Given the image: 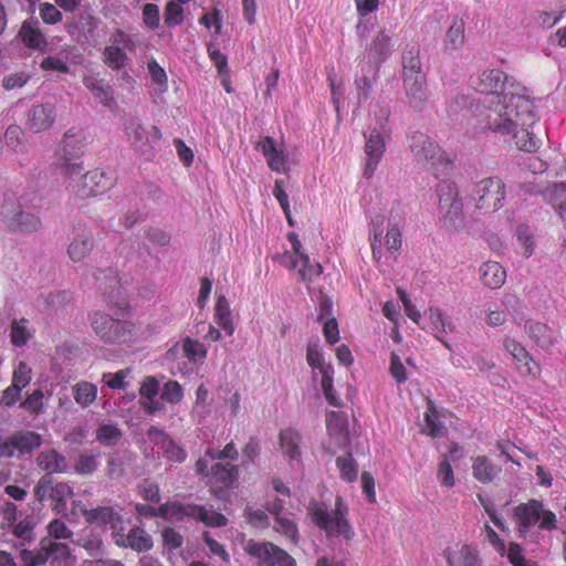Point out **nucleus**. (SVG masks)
<instances>
[{"label": "nucleus", "instance_id": "1", "mask_svg": "<svg viewBox=\"0 0 566 566\" xmlns=\"http://www.w3.org/2000/svg\"><path fill=\"white\" fill-rule=\"evenodd\" d=\"M482 105L481 124L495 134L509 135L518 126H533L535 123L532 102L517 90L483 98Z\"/></svg>", "mask_w": 566, "mask_h": 566}, {"label": "nucleus", "instance_id": "2", "mask_svg": "<svg viewBox=\"0 0 566 566\" xmlns=\"http://www.w3.org/2000/svg\"><path fill=\"white\" fill-rule=\"evenodd\" d=\"M307 510L311 521L324 531L327 537H343L347 542L354 538L355 532L347 517L348 507L342 496L336 497L333 510L316 501H312Z\"/></svg>", "mask_w": 566, "mask_h": 566}, {"label": "nucleus", "instance_id": "3", "mask_svg": "<svg viewBox=\"0 0 566 566\" xmlns=\"http://www.w3.org/2000/svg\"><path fill=\"white\" fill-rule=\"evenodd\" d=\"M84 132L72 127L67 129L55 151L54 167L64 177L80 176L84 166L80 157L84 153Z\"/></svg>", "mask_w": 566, "mask_h": 566}, {"label": "nucleus", "instance_id": "4", "mask_svg": "<svg viewBox=\"0 0 566 566\" xmlns=\"http://www.w3.org/2000/svg\"><path fill=\"white\" fill-rule=\"evenodd\" d=\"M381 119L378 125L374 127L369 135H365V155L366 165L364 168V177L370 178L377 169L386 148V140L390 137V129L387 125L389 111L381 109Z\"/></svg>", "mask_w": 566, "mask_h": 566}, {"label": "nucleus", "instance_id": "5", "mask_svg": "<svg viewBox=\"0 0 566 566\" xmlns=\"http://www.w3.org/2000/svg\"><path fill=\"white\" fill-rule=\"evenodd\" d=\"M88 322L94 334L101 340L108 344L126 342L133 331L130 322L116 319L102 311L90 313Z\"/></svg>", "mask_w": 566, "mask_h": 566}, {"label": "nucleus", "instance_id": "6", "mask_svg": "<svg viewBox=\"0 0 566 566\" xmlns=\"http://www.w3.org/2000/svg\"><path fill=\"white\" fill-rule=\"evenodd\" d=\"M125 132L134 149L146 160H151L156 155V144L163 135L157 126L148 129L138 118H127Z\"/></svg>", "mask_w": 566, "mask_h": 566}, {"label": "nucleus", "instance_id": "7", "mask_svg": "<svg viewBox=\"0 0 566 566\" xmlns=\"http://www.w3.org/2000/svg\"><path fill=\"white\" fill-rule=\"evenodd\" d=\"M158 514L164 518L176 521H180L185 516H190L213 527L227 525L224 515L193 504L182 505L179 503H166L158 509Z\"/></svg>", "mask_w": 566, "mask_h": 566}, {"label": "nucleus", "instance_id": "8", "mask_svg": "<svg viewBox=\"0 0 566 566\" xmlns=\"http://www.w3.org/2000/svg\"><path fill=\"white\" fill-rule=\"evenodd\" d=\"M505 184L499 177H489L475 184L472 199L475 207L485 212H494L503 206L505 199Z\"/></svg>", "mask_w": 566, "mask_h": 566}, {"label": "nucleus", "instance_id": "9", "mask_svg": "<svg viewBox=\"0 0 566 566\" xmlns=\"http://www.w3.org/2000/svg\"><path fill=\"white\" fill-rule=\"evenodd\" d=\"M0 220L10 231L32 232L41 222L32 213L24 212L14 200L4 202L0 208Z\"/></svg>", "mask_w": 566, "mask_h": 566}, {"label": "nucleus", "instance_id": "10", "mask_svg": "<svg viewBox=\"0 0 566 566\" xmlns=\"http://www.w3.org/2000/svg\"><path fill=\"white\" fill-rule=\"evenodd\" d=\"M56 122V107L52 103L32 105L25 114V128L33 134L51 129Z\"/></svg>", "mask_w": 566, "mask_h": 566}, {"label": "nucleus", "instance_id": "11", "mask_svg": "<svg viewBox=\"0 0 566 566\" xmlns=\"http://www.w3.org/2000/svg\"><path fill=\"white\" fill-rule=\"evenodd\" d=\"M501 344L503 350L512 357L516 370L522 376L536 375L538 373V365L520 342L505 336L502 338Z\"/></svg>", "mask_w": 566, "mask_h": 566}, {"label": "nucleus", "instance_id": "12", "mask_svg": "<svg viewBox=\"0 0 566 566\" xmlns=\"http://www.w3.org/2000/svg\"><path fill=\"white\" fill-rule=\"evenodd\" d=\"M83 517L88 524L99 526H109L113 537L124 532L123 518L120 514L112 506H97L94 509H83Z\"/></svg>", "mask_w": 566, "mask_h": 566}, {"label": "nucleus", "instance_id": "13", "mask_svg": "<svg viewBox=\"0 0 566 566\" xmlns=\"http://www.w3.org/2000/svg\"><path fill=\"white\" fill-rule=\"evenodd\" d=\"M507 80L506 74L499 69L482 71L475 78H472L473 88L483 94L486 98L491 95H502L503 87ZM510 88H504L509 91Z\"/></svg>", "mask_w": 566, "mask_h": 566}, {"label": "nucleus", "instance_id": "14", "mask_svg": "<svg viewBox=\"0 0 566 566\" xmlns=\"http://www.w3.org/2000/svg\"><path fill=\"white\" fill-rule=\"evenodd\" d=\"M41 556L40 563H50L52 566H73L71 549L66 543L53 539H42L40 543Z\"/></svg>", "mask_w": 566, "mask_h": 566}, {"label": "nucleus", "instance_id": "15", "mask_svg": "<svg viewBox=\"0 0 566 566\" xmlns=\"http://www.w3.org/2000/svg\"><path fill=\"white\" fill-rule=\"evenodd\" d=\"M409 148L420 164L433 165L440 156L439 146L421 132H415L410 135Z\"/></svg>", "mask_w": 566, "mask_h": 566}, {"label": "nucleus", "instance_id": "16", "mask_svg": "<svg viewBox=\"0 0 566 566\" xmlns=\"http://www.w3.org/2000/svg\"><path fill=\"white\" fill-rule=\"evenodd\" d=\"M94 247L92 231L85 224L74 227L73 238L70 242L67 253L72 261H83Z\"/></svg>", "mask_w": 566, "mask_h": 566}, {"label": "nucleus", "instance_id": "17", "mask_svg": "<svg viewBox=\"0 0 566 566\" xmlns=\"http://www.w3.org/2000/svg\"><path fill=\"white\" fill-rule=\"evenodd\" d=\"M113 186V178L101 169L87 171L82 176L81 188L76 190L82 197L97 196Z\"/></svg>", "mask_w": 566, "mask_h": 566}, {"label": "nucleus", "instance_id": "18", "mask_svg": "<svg viewBox=\"0 0 566 566\" xmlns=\"http://www.w3.org/2000/svg\"><path fill=\"white\" fill-rule=\"evenodd\" d=\"M543 513V504L537 500H530L527 503L517 505L514 510V518L520 532L526 533L528 528L539 522Z\"/></svg>", "mask_w": 566, "mask_h": 566}, {"label": "nucleus", "instance_id": "19", "mask_svg": "<svg viewBox=\"0 0 566 566\" xmlns=\"http://www.w3.org/2000/svg\"><path fill=\"white\" fill-rule=\"evenodd\" d=\"M370 57L379 65L384 63L394 51L392 36L387 30L377 32L371 42L367 45Z\"/></svg>", "mask_w": 566, "mask_h": 566}, {"label": "nucleus", "instance_id": "20", "mask_svg": "<svg viewBox=\"0 0 566 566\" xmlns=\"http://www.w3.org/2000/svg\"><path fill=\"white\" fill-rule=\"evenodd\" d=\"M402 82L409 104L415 108L421 107L428 97L426 75L402 77Z\"/></svg>", "mask_w": 566, "mask_h": 566}, {"label": "nucleus", "instance_id": "21", "mask_svg": "<svg viewBox=\"0 0 566 566\" xmlns=\"http://www.w3.org/2000/svg\"><path fill=\"white\" fill-rule=\"evenodd\" d=\"M115 543L118 546L130 547L137 552H147L153 547L151 536L138 527L132 528L127 535L120 532L117 534V537H115Z\"/></svg>", "mask_w": 566, "mask_h": 566}, {"label": "nucleus", "instance_id": "22", "mask_svg": "<svg viewBox=\"0 0 566 566\" xmlns=\"http://www.w3.org/2000/svg\"><path fill=\"white\" fill-rule=\"evenodd\" d=\"M480 279L483 285L496 290L505 283L506 271L499 262L488 261L480 266Z\"/></svg>", "mask_w": 566, "mask_h": 566}, {"label": "nucleus", "instance_id": "23", "mask_svg": "<svg viewBox=\"0 0 566 566\" xmlns=\"http://www.w3.org/2000/svg\"><path fill=\"white\" fill-rule=\"evenodd\" d=\"M36 463L49 474L65 473L69 470L66 458L54 449L40 452L36 458Z\"/></svg>", "mask_w": 566, "mask_h": 566}, {"label": "nucleus", "instance_id": "24", "mask_svg": "<svg viewBox=\"0 0 566 566\" xmlns=\"http://www.w3.org/2000/svg\"><path fill=\"white\" fill-rule=\"evenodd\" d=\"M258 149L262 151L266 158L269 167L276 172L285 171L286 157L282 150L275 147L274 139L272 137H265L258 144Z\"/></svg>", "mask_w": 566, "mask_h": 566}, {"label": "nucleus", "instance_id": "25", "mask_svg": "<svg viewBox=\"0 0 566 566\" xmlns=\"http://www.w3.org/2000/svg\"><path fill=\"white\" fill-rule=\"evenodd\" d=\"M524 331L530 339L539 348L548 349L552 346L553 332L546 324L536 321H526Z\"/></svg>", "mask_w": 566, "mask_h": 566}, {"label": "nucleus", "instance_id": "26", "mask_svg": "<svg viewBox=\"0 0 566 566\" xmlns=\"http://www.w3.org/2000/svg\"><path fill=\"white\" fill-rule=\"evenodd\" d=\"M19 36L22 42L31 49L43 50L46 45L45 38L40 30L38 20H27L23 22Z\"/></svg>", "mask_w": 566, "mask_h": 566}, {"label": "nucleus", "instance_id": "27", "mask_svg": "<svg viewBox=\"0 0 566 566\" xmlns=\"http://www.w3.org/2000/svg\"><path fill=\"white\" fill-rule=\"evenodd\" d=\"M8 441L12 455L18 450L20 453H30L41 446V436L32 431L12 434Z\"/></svg>", "mask_w": 566, "mask_h": 566}, {"label": "nucleus", "instance_id": "28", "mask_svg": "<svg viewBox=\"0 0 566 566\" xmlns=\"http://www.w3.org/2000/svg\"><path fill=\"white\" fill-rule=\"evenodd\" d=\"M99 22L101 21L91 13H82L75 23V28L77 29L80 35L83 38L82 40L78 39V41L91 45L96 44L98 39Z\"/></svg>", "mask_w": 566, "mask_h": 566}, {"label": "nucleus", "instance_id": "29", "mask_svg": "<svg viewBox=\"0 0 566 566\" xmlns=\"http://www.w3.org/2000/svg\"><path fill=\"white\" fill-rule=\"evenodd\" d=\"M501 472V468L494 465L485 455H479L472 462V475L482 483H491Z\"/></svg>", "mask_w": 566, "mask_h": 566}, {"label": "nucleus", "instance_id": "30", "mask_svg": "<svg viewBox=\"0 0 566 566\" xmlns=\"http://www.w3.org/2000/svg\"><path fill=\"white\" fill-rule=\"evenodd\" d=\"M426 75L422 71L420 48L417 44L407 45L402 52V77Z\"/></svg>", "mask_w": 566, "mask_h": 566}, {"label": "nucleus", "instance_id": "31", "mask_svg": "<svg viewBox=\"0 0 566 566\" xmlns=\"http://www.w3.org/2000/svg\"><path fill=\"white\" fill-rule=\"evenodd\" d=\"M424 424L421 427V432L431 437L438 438L444 436L447 429L440 420V415L432 401H429L428 409L424 412Z\"/></svg>", "mask_w": 566, "mask_h": 566}, {"label": "nucleus", "instance_id": "32", "mask_svg": "<svg viewBox=\"0 0 566 566\" xmlns=\"http://www.w3.org/2000/svg\"><path fill=\"white\" fill-rule=\"evenodd\" d=\"M214 321L227 335H233L235 328L232 321L229 302L224 295H220L217 300L214 306Z\"/></svg>", "mask_w": 566, "mask_h": 566}, {"label": "nucleus", "instance_id": "33", "mask_svg": "<svg viewBox=\"0 0 566 566\" xmlns=\"http://www.w3.org/2000/svg\"><path fill=\"white\" fill-rule=\"evenodd\" d=\"M444 555L448 566H481L476 552L468 545H463L458 554L446 551Z\"/></svg>", "mask_w": 566, "mask_h": 566}, {"label": "nucleus", "instance_id": "34", "mask_svg": "<svg viewBox=\"0 0 566 566\" xmlns=\"http://www.w3.org/2000/svg\"><path fill=\"white\" fill-rule=\"evenodd\" d=\"M326 426L329 434L336 437L339 444H345L347 442V422L342 413L336 411L328 412L326 416Z\"/></svg>", "mask_w": 566, "mask_h": 566}, {"label": "nucleus", "instance_id": "35", "mask_svg": "<svg viewBox=\"0 0 566 566\" xmlns=\"http://www.w3.org/2000/svg\"><path fill=\"white\" fill-rule=\"evenodd\" d=\"M429 319L434 332V336L444 345V347L450 349L449 343L444 342L441 335L453 331L452 323L444 316L442 311L437 307H430Z\"/></svg>", "mask_w": 566, "mask_h": 566}, {"label": "nucleus", "instance_id": "36", "mask_svg": "<svg viewBox=\"0 0 566 566\" xmlns=\"http://www.w3.org/2000/svg\"><path fill=\"white\" fill-rule=\"evenodd\" d=\"M301 436L293 429H285L280 433V443L285 455L290 460H296L301 455Z\"/></svg>", "mask_w": 566, "mask_h": 566}, {"label": "nucleus", "instance_id": "37", "mask_svg": "<svg viewBox=\"0 0 566 566\" xmlns=\"http://www.w3.org/2000/svg\"><path fill=\"white\" fill-rule=\"evenodd\" d=\"M274 544L269 542H256L253 539L247 541L244 544V552L250 556L256 558L263 565L269 566L272 563L271 556L273 554Z\"/></svg>", "mask_w": 566, "mask_h": 566}, {"label": "nucleus", "instance_id": "38", "mask_svg": "<svg viewBox=\"0 0 566 566\" xmlns=\"http://www.w3.org/2000/svg\"><path fill=\"white\" fill-rule=\"evenodd\" d=\"M400 220L394 221L391 218L389 219V224L387 229V233L385 235V245L387 251L394 255V259H397V254L400 252L402 248V231L400 226Z\"/></svg>", "mask_w": 566, "mask_h": 566}, {"label": "nucleus", "instance_id": "39", "mask_svg": "<svg viewBox=\"0 0 566 566\" xmlns=\"http://www.w3.org/2000/svg\"><path fill=\"white\" fill-rule=\"evenodd\" d=\"M73 394L76 403L85 408L96 400L97 387L92 382L81 381L73 386Z\"/></svg>", "mask_w": 566, "mask_h": 566}, {"label": "nucleus", "instance_id": "40", "mask_svg": "<svg viewBox=\"0 0 566 566\" xmlns=\"http://www.w3.org/2000/svg\"><path fill=\"white\" fill-rule=\"evenodd\" d=\"M123 438V431L112 423L99 424L96 429V440L105 447L116 446Z\"/></svg>", "mask_w": 566, "mask_h": 566}, {"label": "nucleus", "instance_id": "41", "mask_svg": "<svg viewBox=\"0 0 566 566\" xmlns=\"http://www.w3.org/2000/svg\"><path fill=\"white\" fill-rule=\"evenodd\" d=\"M211 479L224 485L231 484L238 474V469L231 463H213L210 467Z\"/></svg>", "mask_w": 566, "mask_h": 566}, {"label": "nucleus", "instance_id": "42", "mask_svg": "<svg viewBox=\"0 0 566 566\" xmlns=\"http://www.w3.org/2000/svg\"><path fill=\"white\" fill-rule=\"evenodd\" d=\"M515 237L522 247V254L530 258L535 250V237L533 229L527 224H520L515 229Z\"/></svg>", "mask_w": 566, "mask_h": 566}, {"label": "nucleus", "instance_id": "43", "mask_svg": "<svg viewBox=\"0 0 566 566\" xmlns=\"http://www.w3.org/2000/svg\"><path fill=\"white\" fill-rule=\"evenodd\" d=\"M531 126H518L513 130V138L518 149L525 151H534L537 148L538 140L535 135L530 132Z\"/></svg>", "mask_w": 566, "mask_h": 566}, {"label": "nucleus", "instance_id": "44", "mask_svg": "<svg viewBox=\"0 0 566 566\" xmlns=\"http://www.w3.org/2000/svg\"><path fill=\"white\" fill-rule=\"evenodd\" d=\"M439 196V211L440 213L447 209L448 206L459 199V191L452 181L443 180L437 187Z\"/></svg>", "mask_w": 566, "mask_h": 566}, {"label": "nucleus", "instance_id": "45", "mask_svg": "<svg viewBox=\"0 0 566 566\" xmlns=\"http://www.w3.org/2000/svg\"><path fill=\"white\" fill-rule=\"evenodd\" d=\"M336 465L339 469L343 480L354 482L357 479L358 467L350 453L338 457L336 459Z\"/></svg>", "mask_w": 566, "mask_h": 566}, {"label": "nucleus", "instance_id": "46", "mask_svg": "<svg viewBox=\"0 0 566 566\" xmlns=\"http://www.w3.org/2000/svg\"><path fill=\"white\" fill-rule=\"evenodd\" d=\"M73 488L66 482H60L52 488L51 499L55 502L54 510L61 512L65 509L66 502L73 496Z\"/></svg>", "mask_w": 566, "mask_h": 566}, {"label": "nucleus", "instance_id": "47", "mask_svg": "<svg viewBox=\"0 0 566 566\" xmlns=\"http://www.w3.org/2000/svg\"><path fill=\"white\" fill-rule=\"evenodd\" d=\"M104 63L113 69V70H120L123 69L127 63V54L125 51H122L117 46L107 45L104 51Z\"/></svg>", "mask_w": 566, "mask_h": 566}, {"label": "nucleus", "instance_id": "48", "mask_svg": "<svg viewBox=\"0 0 566 566\" xmlns=\"http://www.w3.org/2000/svg\"><path fill=\"white\" fill-rule=\"evenodd\" d=\"M83 84L86 88L94 93L95 97L104 105H109L113 101V91L111 86H102L94 77H84Z\"/></svg>", "mask_w": 566, "mask_h": 566}, {"label": "nucleus", "instance_id": "49", "mask_svg": "<svg viewBox=\"0 0 566 566\" xmlns=\"http://www.w3.org/2000/svg\"><path fill=\"white\" fill-rule=\"evenodd\" d=\"M441 218L447 226L459 228L462 226L463 205L462 201L457 199L453 203L447 207L441 213Z\"/></svg>", "mask_w": 566, "mask_h": 566}, {"label": "nucleus", "instance_id": "50", "mask_svg": "<svg viewBox=\"0 0 566 566\" xmlns=\"http://www.w3.org/2000/svg\"><path fill=\"white\" fill-rule=\"evenodd\" d=\"M23 136H24V133L20 126L10 125L4 132V143L13 151L23 153L24 151Z\"/></svg>", "mask_w": 566, "mask_h": 566}, {"label": "nucleus", "instance_id": "51", "mask_svg": "<svg viewBox=\"0 0 566 566\" xmlns=\"http://www.w3.org/2000/svg\"><path fill=\"white\" fill-rule=\"evenodd\" d=\"M464 42V23L453 21L446 35V46L451 50L459 49Z\"/></svg>", "mask_w": 566, "mask_h": 566}, {"label": "nucleus", "instance_id": "52", "mask_svg": "<svg viewBox=\"0 0 566 566\" xmlns=\"http://www.w3.org/2000/svg\"><path fill=\"white\" fill-rule=\"evenodd\" d=\"M97 286L104 294H112L118 286L119 281L112 269L99 270L96 275Z\"/></svg>", "mask_w": 566, "mask_h": 566}, {"label": "nucleus", "instance_id": "53", "mask_svg": "<svg viewBox=\"0 0 566 566\" xmlns=\"http://www.w3.org/2000/svg\"><path fill=\"white\" fill-rule=\"evenodd\" d=\"M28 321L21 318L20 321H13L11 325V342L14 346H23L28 343L31 337V333L27 327Z\"/></svg>", "mask_w": 566, "mask_h": 566}, {"label": "nucleus", "instance_id": "54", "mask_svg": "<svg viewBox=\"0 0 566 566\" xmlns=\"http://www.w3.org/2000/svg\"><path fill=\"white\" fill-rule=\"evenodd\" d=\"M49 537L46 539L53 541H65L71 539L73 536V531L67 527V525L61 520H53L48 525Z\"/></svg>", "mask_w": 566, "mask_h": 566}, {"label": "nucleus", "instance_id": "55", "mask_svg": "<svg viewBox=\"0 0 566 566\" xmlns=\"http://www.w3.org/2000/svg\"><path fill=\"white\" fill-rule=\"evenodd\" d=\"M41 69L44 71H55L60 73H69L67 53L61 52L57 56H48L41 62Z\"/></svg>", "mask_w": 566, "mask_h": 566}, {"label": "nucleus", "instance_id": "56", "mask_svg": "<svg viewBox=\"0 0 566 566\" xmlns=\"http://www.w3.org/2000/svg\"><path fill=\"white\" fill-rule=\"evenodd\" d=\"M273 528L275 530V532L290 538L293 543H297L298 530L293 521L277 516L275 518Z\"/></svg>", "mask_w": 566, "mask_h": 566}, {"label": "nucleus", "instance_id": "57", "mask_svg": "<svg viewBox=\"0 0 566 566\" xmlns=\"http://www.w3.org/2000/svg\"><path fill=\"white\" fill-rule=\"evenodd\" d=\"M300 260L302 262V268L298 270V273L302 280L313 281L323 273L322 265L319 263L312 264L307 254H301Z\"/></svg>", "mask_w": 566, "mask_h": 566}, {"label": "nucleus", "instance_id": "58", "mask_svg": "<svg viewBox=\"0 0 566 566\" xmlns=\"http://www.w3.org/2000/svg\"><path fill=\"white\" fill-rule=\"evenodd\" d=\"M32 380V369L25 361H20L13 370L11 385L21 389L25 388Z\"/></svg>", "mask_w": 566, "mask_h": 566}, {"label": "nucleus", "instance_id": "59", "mask_svg": "<svg viewBox=\"0 0 566 566\" xmlns=\"http://www.w3.org/2000/svg\"><path fill=\"white\" fill-rule=\"evenodd\" d=\"M98 467L97 457L91 454H81L74 465V471L80 475H91Z\"/></svg>", "mask_w": 566, "mask_h": 566}, {"label": "nucleus", "instance_id": "60", "mask_svg": "<svg viewBox=\"0 0 566 566\" xmlns=\"http://www.w3.org/2000/svg\"><path fill=\"white\" fill-rule=\"evenodd\" d=\"M161 442L163 449L165 450V454L169 461L180 463L186 460V451L180 446H178L172 439H170L169 437H165Z\"/></svg>", "mask_w": 566, "mask_h": 566}, {"label": "nucleus", "instance_id": "61", "mask_svg": "<svg viewBox=\"0 0 566 566\" xmlns=\"http://www.w3.org/2000/svg\"><path fill=\"white\" fill-rule=\"evenodd\" d=\"M389 374L397 384L407 381L408 374L400 356L392 352L390 355Z\"/></svg>", "mask_w": 566, "mask_h": 566}, {"label": "nucleus", "instance_id": "62", "mask_svg": "<svg viewBox=\"0 0 566 566\" xmlns=\"http://www.w3.org/2000/svg\"><path fill=\"white\" fill-rule=\"evenodd\" d=\"M130 370L128 368L120 369L116 371L115 374L112 373H104L103 374V381L114 390L125 389L127 386V382L125 379L129 375Z\"/></svg>", "mask_w": 566, "mask_h": 566}, {"label": "nucleus", "instance_id": "63", "mask_svg": "<svg viewBox=\"0 0 566 566\" xmlns=\"http://www.w3.org/2000/svg\"><path fill=\"white\" fill-rule=\"evenodd\" d=\"M553 206L560 216V218L566 221V184L560 182L555 185L553 189Z\"/></svg>", "mask_w": 566, "mask_h": 566}, {"label": "nucleus", "instance_id": "64", "mask_svg": "<svg viewBox=\"0 0 566 566\" xmlns=\"http://www.w3.org/2000/svg\"><path fill=\"white\" fill-rule=\"evenodd\" d=\"M374 78L369 77L366 74L357 77L355 80V87L357 90V99L358 105L365 103L373 91Z\"/></svg>", "mask_w": 566, "mask_h": 566}]
</instances>
